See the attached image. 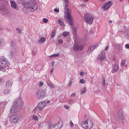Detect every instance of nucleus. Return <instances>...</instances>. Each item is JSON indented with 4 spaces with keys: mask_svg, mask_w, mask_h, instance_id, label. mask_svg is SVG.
Returning <instances> with one entry per match:
<instances>
[{
    "mask_svg": "<svg viewBox=\"0 0 129 129\" xmlns=\"http://www.w3.org/2000/svg\"><path fill=\"white\" fill-rule=\"evenodd\" d=\"M43 23H45V24H47V23H48V19L46 18H43Z\"/></svg>",
    "mask_w": 129,
    "mask_h": 129,
    "instance_id": "2f4dec72",
    "label": "nucleus"
},
{
    "mask_svg": "<svg viewBox=\"0 0 129 129\" xmlns=\"http://www.w3.org/2000/svg\"><path fill=\"white\" fill-rule=\"evenodd\" d=\"M64 107L66 109H68V108H69V106H64Z\"/></svg>",
    "mask_w": 129,
    "mask_h": 129,
    "instance_id": "09e8293b",
    "label": "nucleus"
},
{
    "mask_svg": "<svg viewBox=\"0 0 129 129\" xmlns=\"http://www.w3.org/2000/svg\"><path fill=\"white\" fill-rule=\"evenodd\" d=\"M3 43H4V40L0 39V46H2Z\"/></svg>",
    "mask_w": 129,
    "mask_h": 129,
    "instance_id": "ea45409f",
    "label": "nucleus"
},
{
    "mask_svg": "<svg viewBox=\"0 0 129 129\" xmlns=\"http://www.w3.org/2000/svg\"><path fill=\"white\" fill-rule=\"evenodd\" d=\"M118 116L122 120V123L123 124V119L124 117V114H123V110L122 109H120L118 112Z\"/></svg>",
    "mask_w": 129,
    "mask_h": 129,
    "instance_id": "4468645a",
    "label": "nucleus"
},
{
    "mask_svg": "<svg viewBox=\"0 0 129 129\" xmlns=\"http://www.w3.org/2000/svg\"><path fill=\"white\" fill-rule=\"evenodd\" d=\"M44 84V83L42 82H41L40 83H39V86H43V85Z\"/></svg>",
    "mask_w": 129,
    "mask_h": 129,
    "instance_id": "37998d69",
    "label": "nucleus"
},
{
    "mask_svg": "<svg viewBox=\"0 0 129 129\" xmlns=\"http://www.w3.org/2000/svg\"><path fill=\"white\" fill-rule=\"evenodd\" d=\"M80 75L81 76H83V75H85V74H84V72H81L80 73Z\"/></svg>",
    "mask_w": 129,
    "mask_h": 129,
    "instance_id": "58836bf2",
    "label": "nucleus"
},
{
    "mask_svg": "<svg viewBox=\"0 0 129 129\" xmlns=\"http://www.w3.org/2000/svg\"><path fill=\"white\" fill-rule=\"evenodd\" d=\"M4 93H5V94H10V93H11V91H10V90L9 89H5L4 91Z\"/></svg>",
    "mask_w": 129,
    "mask_h": 129,
    "instance_id": "393cba45",
    "label": "nucleus"
},
{
    "mask_svg": "<svg viewBox=\"0 0 129 129\" xmlns=\"http://www.w3.org/2000/svg\"><path fill=\"white\" fill-rule=\"evenodd\" d=\"M97 92H99V89H97Z\"/></svg>",
    "mask_w": 129,
    "mask_h": 129,
    "instance_id": "13d9d810",
    "label": "nucleus"
},
{
    "mask_svg": "<svg viewBox=\"0 0 129 129\" xmlns=\"http://www.w3.org/2000/svg\"><path fill=\"white\" fill-rule=\"evenodd\" d=\"M54 11L55 13H59V9H54Z\"/></svg>",
    "mask_w": 129,
    "mask_h": 129,
    "instance_id": "79ce46f5",
    "label": "nucleus"
},
{
    "mask_svg": "<svg viewBox=\"0 0 129 129\" xmlns=\"http://www.w3.org/2000/svg\"><path fill=\"white\" fill-rule=\"evenodd\" d=\"M35 52L34 51H32V55H35Z\"/></svg>",
    "mask_w": 129,
    "mask_h": 129,
    "instance_id": "864d4df0",
    "label": "nucleus"
},
{
    "mask_svg": "<svg viewBox=\"0 0 129 129\" xmlns=\"http://www.w3.org/2000/svg\"><path fill=\"white\" fill-rule=\"evenodd\" d=\"M45 41H46V38L42 37L38 41V44H43Z\"/></svg>",
    "mask_w": 129,
    "mask_h": 129,
    "instance_id": "aec40b11",
    "label": "nucleus"
},
{
    "mask_svg": "<svg viewBox=\"0 0 129 129\" xmlns=\"http://www.w3.org/2000/svg\"><path fill=\"white\" fill-rule=\"evenodd\" d=\"M48 126L50 129H60L62 127V123H58L55 125H52V124L49 123Z\"/></svg>",
    "mask_w": 129,
    "mask_h": 129,
    "instance_id": "9d476101",
    "label": "nucleus"
},
{
    "mask_svg": "<svg viewBox=\"0 0 129 129\" xmlns=\"http://www.w3.org/2000/svg\"><path fill=\"white\" fill-rule=\"evenodd\" d=\"M59 55H60V54L55 53V54H53L52 55H49V58H53V57H59Z\"/></svg>",
    "mask_w": 129,
    "mask_h": 129,
    "instance_id": "4be33fe9",
    "label": "nucleus"
},
{
    "mask_svg": "<svg viewBox=\"0 0 129 129\" xmlns=\"http://www.w3.org/2000/svg\"><path fill=\"white\" fill-rule=\"evenodd\" d=\"M37 111H39V106H36L35 107V108L33 109V112L34 113H36Z\"/></svg>",
    "mask_w": 129,
    "mask_h": 129,
    "instance_id": "cd10ccee",
    "label": "nucleus"
},
{
    "mask_svg": "<svg viewBox=\"0 0 129 129\" xmlns=\"http://www.w3.org/2000/svg\"><path fill=\"white\" fill-rule=\"evenodd\" d=\"M16 31H17L18 34H21L22 33L21 30L19 28H16Z\"/></svg>",
    "mask_w": 129,
    "mask_h": 129,
    "instance_id": "c9c22d12",
    "label": "nucleus"
},
{
    "mask_svg": "<svg viewBox=\"0 0 129 129\" xmlns=\"http://www.w3.org/2000/svg\"><path fill=\"white\" fill-rule=\"evenodd\" d=\"M47 86L53 89V88H56L55 85L53 83H47Z\"/></svg>",
    "mask_w": 129,
    "mask_h": 129,
    "instance_id": "a211bd4d",
    "label": "nucleus"
},
{
    "mask_svg": "<svg viewBox=\"0 0 129 129\" xmlns=\"http://www.w3.org/2000/svg\"><path fill=\"white\" fill-rule=\"evenodd\" d=\"M1 11H2V8H0Z\"/></svg>",
    "mask_w": 129,
    "mask_h": 129,
    "instance_id": "69168bd1",
    "label": "nucleus"
},
{
    "mask_svg": "<svg viewBox=\"0 0 129 129\" xmlns=\"http://www.w3.org/2000/svg\"><path fill=\"white\" fill-rule=\"evenodd\" d=\"M124 64H125V60H123L121 62V66L123 67L124 66Z\"/></svg>",
    "mask_w": 129,
    "mask_h": 129,
    "instance_id": "7c9ffc66",
    "label": "nucleus"
},
{
    "mask_svg": "<svg viewBox=\"0 0 129 129\" xmlns=\"http://www.w3.org/2000/svg\"><path fill=\"white\" fill-rule=\"evenodd\" d=\"M85 117H86V115H85Z\"/></svg>",
    "mask_w": 129,
    "mask_h": 129,
    "instance_id": "0e129e2a",
    "label": "nucleus"
},
{
    "mask_svg": "<svg viewBox=\"0 0 129 129\" xmlns=\"http://www.w3.org/2000/svg\"><path fill=\"white\" fill-rule=\"evenodd\" d=\"M81 7H85V5L82 4V5H81Z\"/></svg>",
    "mask_w": 129,
    "mask_h": 129,
    "instance_id": "4d7b16f0",
    "label": "nucleus"
},
{
    "mask_svg": "<svg viewBox=\"0 0 129 129\" xmlns=\"http://www.w3.org/2000/svg\"><path fill=\"white\" fill-rule=\"evenodd\" d=\"M15 53H16V49L13 48L11 50V52L9 55L10 58H13V57L14 56V55L15 54Z\"/></svg>",
    "mask_w": 129,
    "mask_h": 129,
    "instance_id": "f3484780",
    "label": "nucleus"
},
{
    "mask_svg": "<svg viewBox=\"0 0 129 129\" xmlns=\"http://www.w3.org/2000/svg\"><path fill=\"white\" fill-rule=\"evenodd\" d=\"M47 96V90H39L37 91L36 95L37 98L38 99H40V98H44V97H46Z\"/></svg>",
    "mask_w": 129,
    "mask_h": 129,
    "instance_id": "39448f33",
    "label": "nucleus"
},
{
    "mask_svg": "<svg viewBox=\"0 0 129 129\" xmlns=\"http://www.w3.org/2000/svg\"><path fill=\"white\" fill-rule=\"evenodd\" d=\"M86 93V87L83 88V90L81 92V94H84Z\"/></svg>",
    "mask_w": 129,
    "mask_h": 129,
    "instance_id": "bb28decb",
    "label": "nucleus"
},
{
    "mask_svg": "<svg viewBox=\"0 0 129 129\" xmlns=\"http://www.w3.org/2000/svg\"><path fill=\"white\" fill-rule=\"evenodd\" d=\"M125 47L126 49H129V43L126 44L125 45Z\"/></svg>",
    "mask_w": 129,
    "mask_h": 129,
    "instance_id": "4c0bfd02",
    "label": "nucleus"
},
{
    "mask_svg": "<svg viewBox=\"0 0 129 129\" xmlns=\"http://www.w3.org/2000/svg\"><path fill=\"white\" fill-rule=\"evenodd\" d=\"M128 2H129V0H128Z\"/></svg>",
    "mask_w": 129,
    "mask_h": 129,
    "instance_id": "774afa93",
    "label": "nucleus"
},
{
    "mask_svg": "<svg viewBox=\"0 0 129 129\" xmlns=\"http://www.w3.org/2000/svg\"><path fill=\"white\" fill-rule=\"evenodd\" d=\"M69 35V32H64L62 33L63 37H67Z\"/></svg>",
    "mask_w": 129,
    "mask_h": 129,
    "instance_id": "c85d7f7f",
    "label": "nucleus"
},
{
    "mask_svg": "<svg viewBox=\"0 0 129 129\" xmlns=\"http://www.w3.org/2000/svg\"><path fill=\"white\" fill-rule=\"evenodd\" d=\"M112 6V2L111 1H108V2L105 3L103 6L102 7L104 11H107L109 8Z\"/></svg>",
    "mask_w": 129,
    "mask_h": 129,
    "instance_id": "9b49d317",
    "label": "nucleus"
},
{
    "mask_svg": "<svg viewBox=\"0 0 129 129\" xmlns=\"http://www.w3.org/2000/svg\"><path fill=\"white\" fill-rule=\"evenodd\" d=\"M85 81L84 79H81L80 80V83H81V84H83V83H85Z\"/></svg>",
    "mask_w": 129,
    "mask_h": 129,
    "instance_id": "72a5a7b5",
    "label": "nucleus"
},
{
    "mask_svg": "<svg viewBox=\"0 0 129 129\" xmlns=\"http://www.w3.org/2000/svg\"><path fill=\"white\" fill-rule=\"evenodd\" d=\"M126 66H127V65H125V67H126Z\"/></svg>",
    "mask_w": 129,
    "mask_h": 129,
    "instance_id": "e2e57ef3",
    "label": "nucleus"
},
{
    "mask_svg": "<svg viewBox=\"0 0 129 129\" xmlns=\"http://www.w3.org/2000/svg\"><path fill=\"white\" fill-rule=\"evenodd\" d=\"M111 129H115V128H113V127H112Z\"/></svg>",
    "mask_w": 129,
    "mask_h": 129,
    "instance_id": "680f3d73",
    "label": "nucleus"
},
{
    "mask_svg": "<svg viewBox=\"0 0 129 129\" xmlns=\"http://www.w3.org/2000/svg\"><path fill=\"white\" fill-rule=\"evenodd\" d=\"M70 123L71 126H73L74 124H73V122H72V121H71V122H70Z\"/></svg>",
    "mask_w": 129,
    "mask_h": 129,
    "instance_id": "a18cd8bd",
    "label": "nucleus"
},
{
    "mask_svg": "<svg viewBox=\"0 0 129 129\" xmlns=\"http://www.w3.org/2000/svg\"><path fill=\"white\" fill-rule=\"evenodd\" d=\"M120 2H122V1H121V0H120Z\"/></svg>",
    "mask_w": 129,
    "mask_h": 129,
    "instance_id": "338daca9",
    "label": "nucleus"
},
{
    "mask_svg": "<svg viewBox=\"0 0 129 129\" xmlns=\"http://www.w3.org/2000/svg\"><path fill=\"white\" fill-rule=\"evenodd\" d=\"M109 48V46H107L105 47V51H107V50H108Z\"/></svg>",
    "mask_w": 129,
    "mask_h": 129,
    "instance_id": "c03bdc74",
    "label": "nucleus"
},
{
    "mask_svg": "<svg viewBox=\"0 0 129 129\" xmlns=\"http://www.w3.org/2000/svg\"><path fill=\"white\" fill-rule=\"evenodd\" d=\"M105 0H101V2H104Z\"/></svg>",
    "mask_w": 129,
    "mask_h": 129,
    "instance_id": "bf43d9fd",
    "label": "nucleus"
},
{
    "mask_svg": "<svg viewBox=\"0 0 129 129\" xmlns=\"http://www.w3.org/2000/svg\"><path fill=\"white\" fill-rule=\"evenodd\" d=\"M58 44H62L63 43V40L62 39H58Z\"/></svg>",
    "mask_w": 129,
    "mask_h": 129,
    "instance_id": "473e14b6",
    "label": "nucleus"
},
{
    "mask_svg": "<svg viewBox=\"0 0 129 129\" xmlns=\"http://www.w3.org/2000/svg\"><path fill=\"white\" fill-rule=\"evenodd\" d=\"M11 46H14V41H11Z\"/></svg>",
    "mask_w": 129,
    "mask_h": 129,
    "instance_id": "3c124183",
    "label": "nucleus"
},
{
    "mask_svg": "<svg viewBox=\"0 0 129 129\" xmlns=\"http://www.w3.org/2000/svg\"><path fill=\"white\" fill-rule=\"evenodd\" d=\"M72 84H73V82H72V81H70L68 84H69V86L70 87L71 86V85H72Z\"/></svg>",
    "mask_w": 129,
    "mask_h": 129,
    "instance_id": "e433bc0d",
    "label": "nucleus"
},
{
    "mask_svg": "<svg viewBox=\"0 0 129 129\" xmlns=\"http://www.w3.org/2000/svg\"><path fill=\"white\" fill-rule=\"evenodd\" d=\"M74 96H75V93H73L72 94V95H71V97H74Z\"/></svg>",
    "mask_w": 129,
    "mask_h": 129,
    "instance_id": "de8ad7c7",
    "label": "nucleus"
},
{
    "mask_svg": "<svg viewBox=\"0 0 129 129\" xmlns=\"http://www.w3.org/2000/svg\"><path fill=\"white\" fill-rule=\"evenodd\" d=\"M63 4L65 5L64 9L68 8V6H69V0H63Z\"/></svg>",
    "mask_w": 129,
    "mask_h": 129,
    "instance_id": "6ab92c4d",
    "label": "nucleus"
},
{
    "mask_svg": "<svg viewBox=\"0 0 129 129\" xmlns=\"http://www.w3.org/2000/svg\"><path fill=\"white\" fill-rule=\"evenodd\" d=\"M32 117H33V119H34V120H36V121H38L39 120V118L36 115H33Z\"/></svg>",
    "mask_w": 129,
    "mask_h": 129,
    "instance_id": "a878e982",
    "label": "nucleus"
},
{
    "mask_svg": "<svg viewBox=\"0 0 129 129\" xmlns=\"http://www.w3.org/2000/svg\"><path fill=\"white\" fill-rule=\"evenodd\" d=\"M51 38H54V37H55V36H56V31H53L51 32Z\"/></svg>",
    "mask_w": 129,
    "mask_h": 129,
    "instance_id": "c756f323",
    "label": "nucleus"
},
{
    "mask_svg": "<svg viewBox=\"0 0 129 129\" xmlns=\"http://www.w3.org/2000/svg\"><path fill=\"white\" fill-rule=\"evenodd\" d=\"M90 126L86 125V127H84V125H85V124H88V121L86 120L84 122H83L82 123V127H83L84 128H86V129H88V128L91 129V128H92V127H93V122H92V121H90Z\"/></svg>",
    "mask_w": 129,
    "mask_h": 129,
    "instance_id": "6e6552de",
    "label": "nucleus"
},
{
    "mask_svg": "<svg viewBox=\"0 0 129 129\" xmlns=\"http://www.w3.org/2000/svg\"><path fill=\"white\" fill-rule=\"evenodd\" d=\"M39 111H42L46 106H47V103L45 101H41L38 104Z\"/></svg>",
    "mask_w": 129,
    "mask_h": 129,
    "instance_id": "1a4fd4ad",
    "label": "nucleus"
},
{
    "mask_svg": "<svg viewBox=\"0 0 129 129\" xmlns=\"http://www.w3.org/2000/svg\"><path fill=\"white\" fill-rule=\"evenodd\" d=\"M58 23H59L60 26H61V27H64V26H65V24H64V22L61 21V20L59 19V20L58 21Z\"/></svg>",
    "mask_w": 129,
    "mask_h": 129,
    "instance_id": "5701e85b",
    "label": "nucleus"
},
{
    "mask_svg": "<svg viewBox=\"0 0 129 129\" xmlns=\"http://www.w3.org/2000/svg\"><path fill=\"white\" fill-rule=\"evenodd\" d=\"M12 86V82L11 81H7L6 82V87H11Z\"/></svg>",
    "mask_w": 129,
    "mask_h": 129,
    "instance_id": "b1692460",
    "label": "nucleus"
},
{
    "mask_svg": "<svg viewBox=\"0 0 129 129\" xmlns=\"http://www.w3.org/2000/svg\"><path fill=\"white\" fill-rule=\"evenodd\" d=\"M84 20L85 22L88 24H92V23H93V20H94V18L89 14H87L84 16Z\"/></svg>",
    "mask_w": 129,
    "mask_h": 129,
    "instance_id": "423d86ee",
    "label": "nucleus"
},
{
    "mask_svg": "<svg viewBox=\"0 0 129 129\" xmlns=\"http://www.w3.org/2000/svg\"><path fill=\"white\" fill-rule=\"evenodd\" d=\"M23 104L22 103V100L20 98H17L13 102V105L11 108V111L12 113L17 112L21 109Z\"/></svg>",
    "mask_w": 129,
    "mask_h": 129,
    "instance_id": "f03ea898",
    "label": "nucleus"
},
{
    "mask_svg": "<svg viewBox=\"0 0 129 129\" xmlns=\"http://www.w3.org/2000/svg\"><path fill=\"white\" fill-rule=\"evenodd\" d=\"M1 30H3V28H0V31H1Z\"/></svg>",
    "mask_w": 129,
    "mask_h": 129,
    "instance_id": "052dcab7",
    "label": "nucleus"
},
{
    "mask_svg": "<svg viewBox=\"0 0 129 129\" xmlns=\"http://www.w3.org/2000/svg\"><path fill=\"white\" fill-rule=\"evenodd\" d=\"M92 30H90L89 32V34H92Z\"/></svg>",
    "mask_w": 129,
    "mask_h": 129,
    "instance_id": "6e6d98bb",
    "label": "nucleus"
},
{
    "mask_svg": "<svg viewBox=\"0 0 129 129\" xmlns=\"http://www.w3.org/2000/svg\"><path fill=\"white\" fill-rule=\"evenodd\" d=\"M102 84L103 86H105V84H106L105 78H104V77H102Z\"/></svg>",
    "mask_w": 129,
    "mask_h": 129,
    "instance_id": "412c9836",
    "label": "nucleus"
},
{
    "mask_svg": "<svg viewBox=\"0 0 129 129\" xmlns=\"http://www.w3.org/2000/svg\"><path fill=\"white\" fill-rule=\"evenodd\" d=\"M46 103H47V104H49V103H50V100L47 101L46 102Z\"/></svg>",
    "mask_w": 129,
    "mask_h": 129,
    "instance_id": "603ef678",
    "label": "nucleus"
},
{
    "mask_svg": "<svg viewBox=\"0 0 129 129\" xmlns=\"http://www.w3.org/2000/svg\"><path fill=\"white\" fill-rule=\"evenodd\" d=\"M109 23H110V24H112V21L110 20V21H109Z\"/></svg>",
    "mask_w": 129,
    "mask_h": 129,
    "instance_id": "5fc2aeb1",
    "label": "nucleus"
},
{
    "mask_svg": "<svg viewBox=\"0 0 129 129\" xmlns=\"http://www.w3.org/2000/svg\"><path fill=\"white\" fill-rule=\"evenodd\" d=\"M99 44L94 45L90 46L89 48L88 51H87V54H90L91 52H92L94 50H95L97 47H98Z\"/></svg>",
    "mask_w": 129,
    "mask_h": 129,
    "instance_id": "2eb2a0df",
    "label": "nucleus"
},
{
    "mask_svg": "<svg viewBox=\"0 0 129 129\" xmlns=\"http://www.w3.org/2000/svg\"><path fill=\"white\" fill-rule=\"evenodd\" d=\"M5 82V80L2 78H0V84H2V83H4Z\"/></svg>",
    "mask_w": 129,
    "mask_h": 129,
    "instance_id": "f704fd0d",
    "label": "nucleus"
},
{
    "mask_svg": "<svg viewBox=\"0 0 129 129\" xmlns=\"http://www.w3.org/2000/svg\"><path fill=\"white\" fill-rule=\"evenodd\" d=\"M74 100L72 99L69 100V102H70V104H71V102H73Z\"/></svg>",
    "mask_w": 129,
    "mask_h": 129,
    "instance_id": "a19ab883",
    "label": "nucleus"
},
{
    "mask_svg": "<svg viewBox=\"0 0 129 129\" xmlns=\"http://www.w3.org/2000/svg\"><path fill=\"white\" fill-rule=\"evenodd\" d=\"M53 71H54V68L51 69V70L50 71V74L53 73Z\"/></svg>",
    "mask_w": 129,
    "mask_h": 129,
    "instance_id": "49530a36",
    "label": "nucleus"
},
{
    "mask_svg": "<svg viewBox=\"0 0 129 129\" xmlns=\"http://www.w3.org/2000/svg\"><path fill=\"white\" fill-rule=\"evenodd\" d=\"M24 7L25 9H27L30 12H35V11L38 10V5L35 1H31L29 3H26Z\"/></svg>",
    "mask_w": 129,
    "mask_h": 129,
    "instance_id": "7ed1b4c3",
    "label": "nucleus"
},
{
    "mask_svg": "<svg viewBox=\"0 0 129 129\" xmlns=\"http://www.w3.org/2000/svg\"><path fill=\"white\" fill-rule=\"evenodd\" d=\"M65 19H66L68 23L71 26L73 29V33L74 36V44L73 46L74 51L76 52H79V51H82L84 45L83 44V41L80 39L79 37L77 36L76 34V31L77 28L74 27L73 25V19L72 18V15H71V10L67 9V12L64 15Z\"/></svg>",
    "mask_w": 129,
    "mask_h": 129,
    "instance_id": "f257e3e1",
    "label": "nucleus"
},
{
    "mask_svg": "<svg viewBox=\"0 0 129 129\" xmlns=\"http://www.w3.org/2000/svg\"><path fill=\"white\" fill-rule=\"evenodd\" d=\"M104 59H105V52L102 51L101 53L98 55L97 60H99L100 62H102Z\"/></svg>",
    "mask_w": 129,
    "mask_h": 129,
    "instance_id": "f8f14e48",
    "label": "nucleus"
},
{
    "mask_svg": "<svg viewBox=\"0 0 129 129\" xmlns=\"http://www.w3.org/2000/svg\"><path fill=\"white\" fill-rule=\"evenodd\" d=\"M9 65L10 62H9L8 59L5 57H2L0 59V71L9 67Z\"/></svg>",
    "mask_w": 129,
    "mask_h": 129,
    "instance_id": "20e7f679",
    "label": "nucleus"
},
{
    "mask_svg": "<svg viewBox=\"0 0 129 129\" xmlns=\"http://www.w3.org/2000/svg\"><path fill=\"white\" fill-rule=\"evenodd\" d=\"M11 3V7L12 8H13V9H17V4H16V3L13 1H10Z\"/></svg>",
    "mask_w": 129,
    "mask_h": 129,
    "instance_id": "dca6fc26",
    "label": "nucleus"
},
{
    "mask_svg": "<svg viewBox=\"0 0 129 129\" xmlns=\"http://www.w3.org/2000/svg\"><path fill=\"white\" fill-rule=\"evenodd\" d=\"M54 62L52 61V62H51V66H52V67H54Z\"/></svg>",
    "mask_w": 129,
    "mask_h": 129,
    "instance_id": "8fccbe9b",
    "label": "nucleus"
},
{
    "mask_svg": "<svg viewBox=\"0 0 129 129\" xmlns=\"http://www.w3.org/2000/svg\"><path fill=\"white\" fill-rule=\"evenodd\" d=\"M112 72L111 73L113 74L114 73H116L118 70H119V66H118V64L115 63L114 65H113L112 68Z\"/></svg>",
    "mask_w": 129,
    "mask_h": 129,
    "instance_id": "ddd939ff",
    "label": "nucleus"
},
{
    "mask_svg": "<svg viewBox=\"0 0 129 129\" xmlns=\"http://www.w3.org/2000/svg\"><path fill=\"white\" fill-rule=\"evenodd\" d=\"M10 121L12 123H17L19 121V116L17 114H13L10 118Z\"/></svg>",
    "mask_w": 129,
    "mask_h": 129,
    "instance_id": "0eeeda50",
    "label": "nucleus"
}]
</instances>
